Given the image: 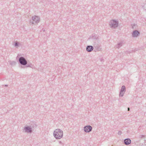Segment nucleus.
I'll use <instances>...</instances> for the list:
<instances>
[{
  "mask_svg": "<svg viewBox=\"0 0 146 146\" xmlns=\"http://www.w3.org/2000/svg\"><path fill=\"white\" fill-rule=\"evenodd\" d=\"M24 130H25L24 132L26 133H31L33 131L32 128L29 126L25 127Z\"/></svg>",
  "mask_w": 146,
  "mask_h": 146,
  "instance_id": "nucleus-7",
  "label": "nucleus"
},
{
  "mask_svg": "<svg viewBox=\"0 0 146 146\" xmlns=\"http://www.w3.org/2000/svg\"><path fill=\"white\" fill-rule=\"evenodd\" d=\"M27 65L26 66L27 67H31V68H32V67L33 66V65L32 64V63L31 62L27 63Z\"/></svg>",
  "mask_w": 146,
  "mask_h": 146,
  "instance_id": "nucleus-14",
  "label": "nucleus"
},
{
  "mask_svg": "<svg viewBox=\"0 0 146 146\" xmlns=\"http://www.w3.org/2000/svg\"><path fill=\"white\" fill-rule=\"evenodd\" d=\"M122 133V132L121 131H118V134L119 135H121Z\"/></svg>",
  "mask_w": 146,
  "mask_h": 146,
  "instance_id": "nucleus-20",
  "label": "nucleus"
},
{
  "mask_svg": "<svg viewBox=\"0 0 146 146\" xmlns=\"http://www.w3.org/2000/svg\"><path fill=\"white\" fill-rule=\"evenodd\" d=\"M59 143L60 144H62V143L61 141H59Z\"/></svg>",
  "mask_w": 146,
  "mask_h": 146,
  "instance_id": "nucleus-21",
  "label": "nucleus"
},
{
  "mask_svg": "<svg viewBox=\"0 0 146 146\" xmlns=\"http://www.w3.org/2000/svg\"><path fill=\"white\" fill-rule=\"evenodd\" d=\"M40 21V19L38 16H33L32 17V19L30 20V22L31 23L33 24H37Z\"/></svg>",
  "mask_w": 146,
  "mask_h": 146,
  "instance_id": "nucleus-4",
  "label": "nucleus"
},
{
  "mask_svg": "<svg viewBox=\"0 0 146 146\" xmlns=\"http://www.w3.org/2000/svg\"><path fill=\"white\" fill-rule=\"evenodd\" d=\"M19 43L18 41H16L15 42V46L16 47L18 46H19Z\"/></svg>",
  "mask_w": 146,
  "mask_h": 146,
  "instance_id": "nucleus-18",
  "label": "nucleus"
},
{
  "mask_svg": "<svg viewBox=\"0 0 146 146\" xmlns=\"http://www.w3.org/2000/svg\"><path fill=\"white\" fill-rule=\"evenodd\" d=\"M128 111H129L130 110V108H127Z\"/></svg>",
  "mask_w": 146,
  "mask_h": 146,
  "instance_id": "nucleus-22",
  "label": "nucleus"
},
{
  "mask_svg": "<svg viewBox=\"0 0 146 146\" xmlns=\"http://www.w3.org/2000/svg\"><path fill=\"white\" fill-rule=\"evenodd\" d=\"M93 46L94 48V51L96 52L101 51V45L99 40H96L94 42Z\"/></svg>",
  "mask_w": 146,
  "mask_h": 146,
  "instance_id": "nucleus-2",
  "label": "nucleus"
},
{
  "mask_svg": "<svg viewBox=\"0 0 146 146\" xmlns=\"http://www.w3.org/2000/svg\"><path fill=\"white\" fill-rule=\"evenodd\" d=\"M8 86V85H7V84H6L5 85V86H6V87H7Z\"/></svg>",
  "mask_w": 146,
  "mask_h": 146,
  "instance_id": "nucleus-23",
  "label": "nucleus"
},
{
  "mask_svg": "<svg viewBox=\"0 0 146 146\" xmlns=\"http://www.w3.org/2000/svg\"><path fill=\"white\" fill-rule=\"evenodd\" d=\"M118 22L114 19L111 20L109 23V25L111 28L115 29L118 26Z\"/></svg>",
  "mask_w": 146,
  "mask_h": 146,
  "instance_id": "nucleus-3",
  "label": "nucleus"
},
{
  "mask_svg": "<svg viewBox=\"0 0 146 146\" xmlns=\"http://www.w3.org/2000/svg\"><path fill=\"white\" fill-rule=\"evenodd\" d=\"M93 49V46H88L86 48V50L88 52H91L92 51Z\"/></svg>",
  "mask_w": 146,
  "mask_h": 146,
  "instance_id": "nucleus-9",
  "label": "nucleus"
},
{
  "mask_svg": "<svg viewBox=\"0 0 146 146\" xmlns=\"http://www.w3.org/2000/svg\"><path fill=\"white\" fill-rule=\"evenodd\" d=\"M123 42L122 41L120 42L119 43L117 44L115 46V47L116 48L119 49L123 45Z\"/></svg>",
  "mask_w": 146,
  "mask_h": 146,
  "instance_id": "nucleus-12",
  "label": "nucleus"
},
{
  "mask_svg": "<svg viewBox=\"0 0 146 146\" xmlns=\"http://www.w3.org/2000/svg\"><path fill=\"white\" fill-rule=\"evenodd\" d=\"M125 92H120L119 93V96L121 97H123L124 95Z\"/></svg>",
  "mask_w": 146,
  "mask_h": 146,
  "instance_id": "nucleus-17",
  "label": "nucleus"
},
{
  "mask_svg": "<svg viewBox=\"0 0 146 146\" xmlns=\"http://www.w3.org/2000/svg\"><path fill=\"white\" fill-rule=\"evenodd\" d=\"M126 91V88L125 86H122L121 87L120 91L121 92H125Z\"/></svg>",
  "mask_w": 146,
  "mask_h": 146,
  "instance_id": "nucleus-13",
  "label": "nucleus"
},
{
  "mask_svg": "<svg viewBox=\"0 0 146 146\" xmlns=\"http://www.w3.org/2000/svg\"><path fill=\"white\" fill-rule=\"evenodd\" d=\"M63 132L60 129H55L53 132V135L54 137L56 139H61L63 136Z\"/></svg>",
  "mask_w": 146,
  "mask_h": 146,
  "instance_id": "nucleus-1",
  "label": "nucleus"
},
{
  "mask_svg": "<svg viewBox=\"0 0 146 146\" xmlns=\"http://www.w3.org/2000/svg\"><path fill=\"white\" fill-rule=\"evenodd\" d=\"M140 34V32L138 31L135 30L133 31L132 35L133 37H137Z\"/></svg>",
  "mask_w": 146,
  "mask_h": 146,
  "instance_id": "nucleus-8",
  "label": "nucleus"
},
{
  "mask_svg": "<svg viewBox=\"0 0 146 146\" xmlns=\"http://www.w3.org/2000/svg\"><path fill=\"white\" fill-rule=\"evenodd\" d=\"M19 61L22 65H26L27 64V61L23 57H21L19 58Z\"/></svg>",
  "mask_w": 146,
  "mask_h": 146,
  "instance_id": "nucleus-5",
  "label": "nucleus"
},
{
  "mask_svg": "<svg viewBox=\"0 0 146 146\" xmlns=\"http://www.w3.org/2000/svg\"><path fill=\"white\" fill-rule=\"evenodd\" d=\"M90 37L93 39L94 42L96 40H99L98 37L96 35L93 34Z\"/></svg>",
  "mask_w": 146,
  "mask_h": 146,
  "instance_id": "nucleus-10",
  "label": "nucleus"
},
{
  "mask_svg": "<svg viewBox=\"0 0 146 146\" xmlns=\"http://www.w3.org/2000/svg\"><path fill=\"white\" fill-rule=\"evenodd\" d=\"M43 31H45V30H44Z\"/></svg>",
  "mask_w": 146,
  "mask_h": 146,
  "instance_id": "nucleus-25",
  "label": "nucleus"
},
{
  "mask_svg": "<svg viewBox=\"0 0 146 146\" xmlns=\"http://www.w3.org/2000/svg\"><path fill=\"white\" fill-rule=\"evenodd\" d=\"M92 127L90 125H86L84 127V131L86 133L90 132L92 131Z\"/></svg>",
  "mask_w": 146,
  "mask_h": 146,
  "instance_id": "nucleus-6",
  "label": "nucleus"
},
{
  "mask_svg": "<svg viewBox=\"0 0 146 146\" xmlns=\"http://www.w3.org/2000/svg\"><path fill=\"white\" fill-rule=\"evenodd\" d=\"M124 143L126 145H129L131 143V140L129 138H127L124 140Z\"/></svg>",
  "mask_w": 146,
  "mask_h": 146,
  "instance_id": "nucleus-11",
  "label": "nucleus"
},
{
  "mask_svg": "<svg viewBox=\"0 0 146 146\" xmlns=\"http://www.w3.org/2000/svg\"><path fill=\"white\" fill-rule=\"evenodd\" d=\"M103 60V59H101V61H102V60Z\"/></svg>",
  "mask_w": 146,
  "mask_h": 146,
  "instance_id": "nucleus-24",
  "label": "nucleus"
},
{
  "mask_svg": "<svg viewBox=\"0 0 146 146\" xmlns=\"http://www.w3.org/2000/svg\"><path fill=\"white\" fill-rule=\"evenodd\" d=\"M145 137V135H140L139 136V138H143Z\"/></svg>",
  "mask_w": 146,
  "mask_h": 146,
  "instance_id": "nucleus-19",
  "label": "nucleus"
},
{
  "mask_svg": "<svg viewBox=\"0 0 146 146\" xmlns=\"http://www.w3.org/2000/svg\"><path fill=\"white\" fill-rule=\"evenodd\" d=\"M32 129L33 128H35L37 127V125L35 124H33L31 125L30 126Z\"/></svg>",
  "mask_w": 146,
  "mask_h": 146,
  "instance_id": "nucleus-16",
  "label": "nucleus"
},
{
  "mask_svg": "<svg viewBox=\"0 0 146 146\" xmlns=\"http://www.w3.org/2000/svg\"><path fill=\"white\" fill-rule=\"evenodd\" d=\"M10 64L11 65L14 66L16 64V62L15 61H11Z\"/></svg>",
  "mask_w": 146,
  "mask_h": 146,
  "instance_id": "nucleus-15",
  "label": "nucleus"
}]
</instances>
